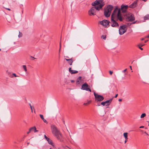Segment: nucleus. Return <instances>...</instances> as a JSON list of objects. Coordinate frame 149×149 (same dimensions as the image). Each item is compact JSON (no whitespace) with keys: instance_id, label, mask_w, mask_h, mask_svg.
Here are the masks:
<instances>
[{"instance_id":"1","label":"nucleus","mask_w":149,"mask_h":149,"mask_svg":"<svg viewBox=\"0 0 149 149\" xmlns=\"http://www.w3.org/2000/svg\"><path fill=\"white\" fill-rule=\"evenodd\" d=\"M51 129L52 133L56 137V138L61 141H63V137L62 134L54 125L51 126Z\"/></svg>"},{"instance_id":"2","label":"nucleus","mask_w":149,"mask_h":149,"mask_svg":"<svg viewBox=\"0 0 149 149\" xmlns=\"http://www.w3.org/2000/svg\"><path fill=\"white\" fill-rule=\"evenodd\" d=\"M113 9V6L109 5L107 6V8L104 11V15L107 17H109L110 15L111 10Z\"/></svg>"},{"instance_id":"3","label":"nucleus","mask_w":149,"mask_h":149,"mask_svg":"<svg viewBox=\"0 0 149 149\" xmlns=\"http://www.w3.org/2000/svg\"><path fill=\"white\" fill-rule=\"evenodd\" d=\"M127 30L126 26L123 25L120 26L119 29V33L120 35H122L125 33Z\"/></svg>"},{"instance_id":"4","label":"nucleus","mask_w":149,"mask_h":149,"mask_svg":"<svg viewBox=\"0 0 149 149\" xmlns=\"http://www.w3.org/2000/svg\"><path fill=\"white\" fill-rule=\"evenodd\" d=\"M113 18L117 21L118 20L120 21H123V18L122 16V15L120 12V8L118 10L117 15H115V17H114Z\"/></svg>"},{"instance_id":"5","label":"nucleus","mask_w":149,"mask_h":149,"mask_svg":"<svg viewBox=\"0 0 149 149\" xmlns=\"http://www.w3.org/2000/svg\"><path fill=\"white\" fill-rule=\"evenodd\" d=\"M116 20L113 18L111 17V20L110 24L112 27L115 28H118L119 27V24Z\"/></svg>"},{"instance_id":"6","label":"nucleus","mask_w":149,"mask_h":149,"mask_svg":"<svg viewBox=\"0 0 149 149\" xmlns=\"http://www.w3.org/2000/svg\"><path fill=\"white\" fill-rule=\"evenodd\" d=\"M94 95L95 97V100L97 102L103 101L104 99V97L102 95L97 94L95 92L94 93Z\"/></svg>"},{"instance_id":"7","label":"nucleus","mask_w":149,"mask_h":149,"mask_svg":"<svg viewBox=\"0 0 149 149\" xmlns=\"http://www.w3.org/2000/svg\"><path fill=\"white\" fill-rule=\"evenodd\" d=\"M104 6V4L103 3L102 4H100L99 6H95L91 8L90 9L93 11H94L95 13H96V10H99L102 7Z\"/></svg>"},{"instance_id":"8","label":"nucleus","mask_w":149,"mask_h":149,"mask_svg":"<svg viewBox=\"0 0 149 149\" xmlns=\"http://www.w3.org/2000/svg\"><path fill=\"white\" fill-rule=\"evenodd\" d=\"M81 89L86 91H91L89 86L86 83H85L82 85Z\"/></svg>"},{"instance_id":"9","label":"nucleus","mask_w":149,"mask_h":149,"mask_svg":"<svg viewBox=\"0 0 149 149\" xmlns=\"http://www.w3.org/2000/svg\"><path fill=\"white\" fill-rule=\"evenodd\" d=\"M110 22L105 19L104 20L102 21H100V24L101 25L106 27H108L109 26Z\"/></svg>"},{"instance_id":"10","label":"nucleus","mask_w":149,"mask_h":149,"mask_svg":"<svg viewBox=\"0 0 149 149\" xmlns=\"http://www.w3.org/2000/svg\"><path fill=\"white\" fill-rule=\"evenodd\" d=\"M128 8V6L127 5H124L122 4L121 6L120 11H122V12L123 13H125Z\"/></svg>"},{"instance_id":"11","label":"nucleus","mask_w":149,"mask_h":149,"mask_svg":"<svg viewBox=\"0 0 149 149\" xmlns=\"http://www.w3.org/2000/svg\"><path fill=\"white\" fill-rule=\"evenodd\" d=\"M138 0L134 1L129 6V7L131 8H134L137 6Z\"/></svg>"},{"instance_id":"12","label":"nucleus","mask_w":149,"mask_h":149,"mask_svg":"<svg viewBox=\"0 0 149 149\" xmlns=\"http://www.w3.org/2000/svg\"><path fill=\"white\" fill-rule=\"evenodd\" d=\"M119 9H118V8H116L114 9V10H113L112 13V14L111 16V17L113 18L114 17H115V15H117V12H118Z\"/></svg>"},{"instance_id":"13","label":"nucleus","mask_w":149,"mask_h":149,"mask_svg":"<svg viewBox=\"0 0 149 149\" xmlns=\"http://www.w3.org/2000/svg\"><path fill=\"white\" fill-rule=\"evenodd\" d=\"M127 19L129 21L132 22L135 19V17L134 15L133 14H131L127 17Z\"/></svg>"},{"instance_id":"14","label":"nucleus","mask_w":149,"mask_h":149,"mask_svg":"<svg viewBox=\"0 0 149 149\" xmlns=\"http://www.w3.org/2000/svg\"><path fill=\"white\" fill-rule=\"evenodd\" d=\"M44 137L46 139V140L48 142L49 144L53 146V143L52 141L49 138L47 137L45 135H44Z\"/></svg>"},{"instance_id":"15","label":"nucleus","mask_w":149,"mask_h":149,"mask_svg":"<svg viewBox=\"0 0 149 149\" xmlns=\"http://www.w3.org/2000/svg\"><path fill=\"white\" fill-rule=\"evenodd\" d=\"M100 3L98 1V0H96L95 1L92 3L91 5L93 6H99V5L100 4Z\"/></svg>"},{"instance_id":"16","label":"nucleus","mask_w":149,"mask_h":149,"mask_svg":"<svg viewBox=\"0 0 149 149\" xmlns=\"http://www.w3.org/2000/svg\"><path fill=\"white\" fill-rule=\"evenodd\" d=\"M69 71L71 74H75L78 72V71H77L71 70V68H69Z\"/></svg>"},{"instance_id":"17","label":"nucleus","mask_w":149,"mask_h":149,"mask_svg":"<svg viewBox=\"0 0 149 149\" xmlns=\"http://www.w3.org/2000/svg\"><path fill=\"white\" fill-rule=\"evenodd\" d=\"M112 100V99H111L109 100H107L105 101V103L106 104V106H109L110 104V103H111Z\"/></svg>"},{"instance_id":"18","label":"nucleus","mask_w":149,"mask_h":149,"mask_svg":"<svg viewBox=\"0 0 149 149\" xmlns=\"http://www.w3.org/2000/svg\"><path fill=\"white\" fill-rule=\"evenodd\" d=\"M88 14L89 15L91 16L92 15H94L96 14V13H95L91 9L88 11Z\"/></svg>"},{"instance_id":"19","label":"nucleus","mask_w":149,"mask_h":149,"mask_svg":"<svg viewBox=\"0 0 149 149\" xmlns=\"http://www.w3.org/2000/svg\"><path fill=\"white\" fill-rule=\"evenodd\" d=\"M40 118L43 120V121H44V123H48V122L44 118V117H43V115H41V114H40Z\"/></svg>"},{"instance_id":"20","label":"nucleus","mask_w":149,"mask_h":149,"mask_svg":"<svg viewBox=\"0 0 149 149\" xmlns=\"http://www.w3.org/2000/svg\"><path fill=\"white\" fill-rule=\"evenodd\" d=\"M144 19L145 20H149V14L147 15L144 16Z\"/></svg>"},{"instance_id":"21","label":"nucleus","mask_w":149,"mask_h":149,"mask_svg":"<svg viewBox=\"0 0 149 149\" xmlns=\"http://www.w3.org/2000/svg\"><path fill=\"white\" fill-rule=\"evenodd\" d=\"M31 130H33L34 132H38V130H36V128L35 126L31 127Z\"/></svg>"},{"instance_id":"22","label":"nucleus","mask_w":149,"mask_h":149,"mask_svg":"<svg viewBox=\"0 0 149 149\" xmlns=\"http://www.w3.org/2000/svg\"><path fill=\"white\" fill-rule=\"evenodd\" d=\"M22 67H23V68L24 69L25 72H26L27 71V68H26V65H23Z\"/></svg>"},{"instance_id":"23","label":"nucleus","mask_w":149,"mask_h":149,"mask_svg":"<svg viewBox=\"0 0 149 149\" xmlns=\"http://www.w3.org/2000/svg\"><path fill=\"white\" fill-rule=\"evenodd\" d=\"M73 60L72 58V59L70 61L68 62V64H70V65H72V63H73Z\"/></svg>"},{"instance_id":"24","label":"nucleus","mask_w":149,"mask_h":149,"mask_svg":"<svg viewBox=\"0 0 149 149\" xmlns=\"http://www.w3.org/2000/svg\"><path fill=\"white\" fill-rule=\"evenodd\" d=\"M146 115L145 113H142L141 116L140 118H143L146 116Z\"/></svg>"},{"instance_id":"25","label":"nucleus","mask_w":149,"mask_h":149,"mask_svg":"<svg viewBox=\"0 0 149 149\" xmlns=\"http://www.w3.org/2000/svg\"><path fill=\"white\" fill-rule=\"evenodd\" d=\"M81 77L80 76L78 77V79L79 80H78L77 81V82H79V84L80 83V82L81 81Z\"/></svg>"},{"instance_id":"26","label":"nucleus","mask_w":149,"mask_h":149,"mask_svg":"<svg viewBox=\"0 0 149 149\" xmlns=\"http://www.w3.org/2000/svg\"><path fill=\"white\" fill-rule=\"evenodd\" d=\"M98 0L99 2L100 3V4H102L103 3L104 4V3L103 2V0Z\"/></svg>"},{"instance_id":"27","label":"nucleus","mask_w":149,"mask_h":149,"mask_svg":"<svg viewBox=\"0 0 149 149\" xmlns=\"http://www.w3.org/2000/svg\"><path fill=\"white\" fill-rule=\"evenodd\" d=\"M22 34L21 33L20 31H19V34L18 36V37L19 38H21L22 37Z\"/></svg>"},{"instance_id":"28","label":"nucleus","mask_w":149,"mask_h":149,"mask_svg":"<svg viewBox=\"0 0 149 149\" xmlns=\"http://www.w3.org/2000/svg\"><path fill=\"white\" fill-rule=\"evenodd\" d=\"M128 133L127 132H125L123 134V136L125 137L128 136Z\"/></svg>"},{"instance_id":"29","label":"nucleus","mask_w":149,"mask_h":149,"mask_svg":"<svg viewBox=\"0 0 149 149\" xmlns=\"http://www.w3.org/2000/svg\"><path fill=\"white\" fill-rule=\"evenodd\" d=\"M101 38H102L103 39L105 40L106 38V36L105 35H102L101 36Z\"/></svg>"},{"instance_id":"30","label":"nucleus","mask_w":149,"mask_h":149,"mask_svg":"<svg viewBox=\"0 0 149 149\" xmlns=\"http://www.w3.org/2000/svg\"><path fill=\"white\" fill-rule=\"evenodd\" d=\"M101 104L102 105L104 106L105 104V102H102L101 103Z\"/></svg>"},{"instance_id":"31","label":"nucleus","mask_w":149,"mask_h":149,"mask_svg":"<svg viewBox=\"0 0 149 149\" xmlns=\"http://www.w3.org/2000/svg\"><path fill=\"white\" fill-rule=\"evenodd\" d=\"M72 59V58H70V59H68V58H65V60L68 61V62L69 61H70L71 60V59Z\"/></svg>"},{"instance_id":"32","label":"nucleus","mask_w":149,"mask_h":149,"mask_svg":"<svg viewBox=\"0 0 149 149\" xmlns=\"http://www.w3.org/2000/svg\"><path fill=\"white\" fill-rule=\"evenodd\" d=\"M31 130H31V128L29 129V131L27 132V134H29V133L30 132H31Z\"/></svg>"},{"instance_id":"33","label":"nucleus","mask_w":149,"mask_h":149,"mask_svg":"<svg viewBox=\"0 0 149 149\" xmlns=\"http://www.w3.org/2000/svg\"><path fill=\"white\" fill-rule=\"evenodd\" d=\"M132 23H128L127 24V25L128 26H130L132 24Z\"/></svg>"},{"instance_id":"34","label":"nucleus","mask_w":149,"mask_h":149,"mask_svg":"<svg viewBox=\"0 0 149 149\" xmlns=\"http://www.w3.org/2000/svg\"><path fill=\"white\" fill-rule=\"evenodd\" d=\"M139 48L141 50H143V48H142L141 47L139 46V45H138Z\"/></svg>"},{"instance_id":"35","label":"nucleus","mask_w":149,"mask_h":149,"mask_svg":"<svg viewBox=\"0 0 149 149\" xmlns=\"http://www.w3.org/2000/svg\"><path fill=\"white\" fill-rule=\"evenodd\" d=\"M13 75L15 77H18L15 73H13Z\"/></svg>"},{"instance_id":"36","label":"nucleus","mask_w":149,"mask_h":149,"mask_svg":"<svg viewBox=\"0 0 149 149\" xmlns=\"http://www.w3.org/2000/svg\"><path fill=\"white\" fill-rule=\"evenodd\" d=\"M109 73L111 75L113 73V72L112 71H110L109 72Z\"/></svg>"},{"instance_id":"37","label":"nucleus","mask_w":149,"mask_h":149,"mask_svg":"<svg viewBox=\"0 0 149 149\" xmlns=\"http://www.w3.org/2000/svg\"><path fill=\"white\" fill-rule=\"evenodd\" d=\"M127 70V69H126L125 70H123L122 71V72H125Z\"/></svg>"},{"instance_id":"38","label":"nucleus","mask_w":149,"mask_h":149,"mask_svg":"<svg viewBox=\"0 0 149 149\" xmlns=\"http://www.w3.org/2000/svg\"><path fill=\"white\" fill-rule=\"evenodd\" d=\"M30 57L33 58V59H32V60H33L34 59H36L34 57H33L32 56H30Z\"/></svg>"},{"instance_id":"39","label":"nucleus","mask_w":149,"mask_h":149,"mask_svg":"<svg viewBox=\"0 0 149 149\" xmlns=\"http://www.w3.org/2000/svg\"><path fill=\"white\" fill-rule=\"evenodd\" d=\"M145 38H149V34L145 36Z\"/></svg>"},{"instance_id":"40","label":"nucleus","mask_w":149,"mask_h":149,"mask_svg":"<svg viewBox=\"0 0 149 149\" xmlns=\"http://www.w3.org/2000/svg\"><path fill=\"white\" fill-rule=\"evenodd\" d=\"M144 127V126H142L139 127V128H143Z\"/></svg>"},{"instance_id":"41","label":"nucleus","mask_w":149,"mask_h":149,"mask_svg":"<svg viewBox=\"0 0 149 149\" xmlns=\"http://www.w3.org/2000/svg\"><path fill=\"white\" fill-rule=\"evenodd\" d=\"M125 139L126 140H127L128 139V136L125 137Z\"/></svg>"},{"instance_id":"42","label":"nucleus","mask_w":149,"mask_h":149,"mask_svg":"<svg viewBox=\"0 0 149 149\" xmlns=\"http://www.w3.org/2000/svg\"><path fill=\"white\" fill-rule=\"evenodd\" d=\"M30 107L31 109V112H33V110H32V106H31V107Z\"/></svg>"},{"instance_id":"43","label":"nucleus","mask_w":149,"mask_h":149,"mask_svg":"<svg viewBox=\"0 0 149 149\" xmlns=\"http://www.w3.org/2000/svg\"><path fill=\"white\" fill-rule=\"evenodd\" d=\"M71 81L72 83H74V81L73 80H71Z\"/></svg>"},{"instance_id":"44","label":"nucleus","mask_w":149,"mask_h":149,"mask_svg":"<svg viewBox=\"0 0 149 149\" xmlns=\"http://www.w3.org/2000/svg\"><path fill=\"white\" fill-rule=\"evenodd\" d=\"M136 21H134L132 23V24H135L136 22Z\"/></svg>"},{"instance_id":"45","label":"nucleus","mask_w":149,"mask_h":149,"mask_svg":"<svg viewBox=\"0 0 149 149\" xmlns=\"http://www.w3.org/2000/svg\"><path fill=\"white\" fill-rule=\"evenodd\" d=\"M6 9L8 10H10V8H5Z\"/></svg>"},{"instance_id":"46","label":"nucleus","mask_w":149,"mask_h":149,"mask_svg":"<svg viewBox=\"0 0 149 149\" xmlns=\"http://www.w3.org/2000/svg\"><path fill=\"white\" fill-rule=\"evenodd\" d=\"M61 47V42H60V49H59V51H60V50Z\"/></svg>"},{"instance_id":"47","label":"nucleus","mask_w":149,"mask_h":149,"mask_svg":"<svg viewBox=\"0 0 149 149\" xmlns=\"http://www.w3.org/2000/svg\"><path fill=\"white\" fill-rule=\"evenodd\" d=\"M88 104V103H84V104L86 105Z\"/></svg>"},{"instance_id":"48","label":"nucleus","mask_w":149,"mask_h":149,"mask_svg":"<svg viewBox=\"0 0 149 149\" xmlns=\"http://www.w3.org/2000/svg\"><path fill=\"white\" fill-rule=\"evenodd\" d=\"M118 95V94H116V95H115V97H117Z\"/></svg>"},{"instance_id":"49","label":"nucleus","mask_w":149,"mask_h":149,"mask_svg":"<svg viewBox=\"0 0 149 149\" xmlns=\"http://www.w3.org/2000/svg\"><path fill=\"white\" fill-rule=\"evenodd\" d=\"M127 141V140H125V142H124L125 143H126Z\"/></svg>"},{"instance_id":"50","label":"nucleus","mask_w":149,"mask_h":149,"mask_svg":"<svg viewBox=\"0 0 149 149\" xmlns=\"http://www.w3.org/2000/svg\"><path fill=\"white\" fill-rule=\"evenodd\" d=\"M122 99H119L118 100V101H122Z\"/></svg>"},{"instance_id":"51","label":"nucleus","mask_w":149,"mask_h":149,"mask_svg":"<svg viewBox=\"0 0 149 149\" xmlns=\"http://www.w3.org/2000/svg\"><path fill=\"white\" fill-rule=\"evenodd\" d=\"M142 1H144V2H146L148 0H142Z\"/></svg>"},{"instance_id":"52","label":"nucleus","mask_w":149,"mask_h":149,"mask_svg":"<svg viewBox=\"0 0 149 149\" xmlns=\"http://www.w3.org/2000/svg\"><path fill=\"white\" fill-rule=\"evenodd\" d=\"M144 133L145 134H146L147 135H148V134L146 133V132H145Z\"/></svg>"},{"instance_id":"53","label":"nucleus","mask_w":149,"mask_h":149,"mask_svg":"<svg viewBox=\"0 0 149 149\" xmlns=\"http://www.w3.org/2000/svg\"><path fill=\"white\" fill-rule=\"evenodd\" d=\"M148 41V40H145V43L146 42H147Z\"/></svg>"},{"instance_id":"54","label":"nucleus","mask_w":149,"mask_h":149,"mask_svg":"<svg viewBox=\"0 0 149 149\" xmlns=\"http://www.w3.org/2000/svg\"><path fill=\"white\" fill-rule=\"evenodd\" d=\"M130 68L132 70V66H130Z\"/></svg>"},{"instance_id":"55","label":"nucleus","mask_w":149,"mask_h":149,"mask_svg":"<svg viewBox=\"0 0 149 149\" xmlns=\"http://www.w3.org/2000/svg\"><path fill=\"white\" fill-rule=\"evenodd\" d=\"M144 40V38H142L141 39V40Z\"/></svg>"},{"instance_id":"56","label":"nucleus","mask_w":149,"mask_h":149,"mask_svg":"<svg viewBox=\"0 0 149 149\" xmlns=\"http://www.w3.org/2000/svg\"><path fill=\"white\" fill-rule=\"evenodd\" d=\"M66 58H69V57L68 56H66Z\"/></svg>"},{"instance_id":"57","label":"nucleus","mask_w":149,"mask_h":149,"mask_svg":"<svg viewBox=\"0 0 149 149\" xmlns=\"http://www.w3.org/2000/svg\"><path fill=\"white\" fill-rule=\"evenodd\" d=\"M29 106H30V107H31V104L30 103L29 104Z\"/></svg>"},{"instance_id":"58","label":"nucleus","mask_w":149,"mask_h":149,"mask_svg":"<svg viewBox=\"0 0 149 149\" xmlns=\"http://www.w3.org/2000/svg\"><path fill=\"white\" fill-rule=\"evenodd\" d=\"M1 50V49H0V51Z\"/></svg>"},{"instance_id":"59","label":"nucleus","mask_w":149,"mask_h":149,"mask_svg":"<svg viewBox=\"0 0 149 149\" xmlns=\"http://www.w3.org/2000/svg\"><path fill=\"white\" fill-rule=\"evenodd\" d=\"M100 105H98V106H100Z\"/></svg>"},{"instance_id":"60","label":"nucleus","mask_w":149,"mask_h":149,"mask_svg":"<svg viewBox=\"0 0 149 149\" xmlns=\"http://www.w3.org/2000/svg\"><path fill=\"white\" fill-rule=\"evenodd\" d=\"M145 129H147V128L146 127Z\"/></svg>"},{"instance_id":"61","label":"nucleus","mask_w":149,"mask_h":149,"mask_svg":"<svg viewBox=\"0 0 149 149\" xmlns=\"http://www.w3.org/2000/svg\"><path fill=\"white\" fill-rule=\"evenodd\" d=\"M148 126H149V123H148Z\"/></svg>"},{"instance_id":"62","label":"nucleus","mask_w":149,"mask_h":149,"mask_svg":"<svg viewBox=\"0 0 149 149\" xmlns=\"http://www.w3.org/2000/svg\"><path fill=\"white\" fill-rule=\"evenodd\" d=\"M142 45V46H143V45Z\"/></svg>"},{"instance_id":"63","label":"nucleus","mask_w":149,"mask_h":149,"mask_svg":"<svg viewBox=\"0 0 149 149\" xmlns=\"http://www.w3.org/2000/svg\"><path fill=\"white\" fill-rule=\"evenodd\" d=\"M58 149H60L59 148H58Z\"/></svg>"}]
</instances>
